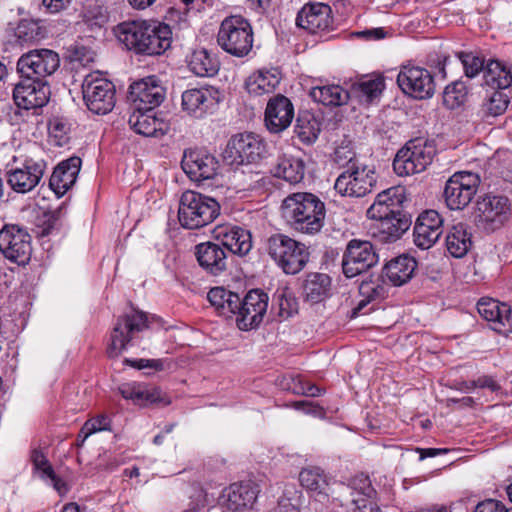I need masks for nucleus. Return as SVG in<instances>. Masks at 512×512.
Here are the masks:
<instances>
[{"mask_svg": "<svg viewBox=\"0 0 512 512\" xmlns=\"http://www.w3.org/2000/svg\"><path fill=\"white\" fill-rule=\"evenodd\" d=\"M49 130L51 135L62 140L66 135L67 127L65 123L56 120L50 124Z\"/></svg>", "mask_w": 512, "mask_h": 512, "instance_id": "obj_63", "label": "nucleus"}, {"mask_svg": "<svg viewBox=\"0 0 512 512\" xmlns=\"http://www.w3.org/2000/svg\"><path fill=\"white\" fill-rule=\"evenodd\" d=\"M475 388H487L492 392L498 391L500 385L492 376H481L477 380H474Z\"/></svg>", "mask_w": 512, "mask_h": 512, "instance_id": "obj_60", "label": "nucleus"}, {"mask_svg": "<svg viewBox=\"0 0 512 512\" xmlns=\"http://www.w3.org/2000/svg\"><path fill=\"white\" fill-rule=\"evenodd\" d=\"M443 233V218L435 210L422 212L415 223L413 240L415 245L427 250L434 246Z\"/></svg>", "mask_w": 512, "mask_h": 512, "instance_id": "obj_22", "label": "nucleus"}, {"mask_svg": "<svg viewBox=\"0 0 512 512\" xmlns=\"http://www.w3.org/2000/svg\"><path fill=\"white\" fill-rule=\"evenodd\" d=\"M371 219L375 221L372 226L373 235L383 242L398 240L412 223L411 217L403 210Z\"/></svg>", "mask_w": 512, "mask_h": 512, "instance_id": "obj_26", "label": "nucleus"}, {"mask_svg": "<svg viewBox=\"0 0 512 512\" xmlns=\"http://www.w3.org/2000/svg\"><path fill=\"white\" fill-rule=\"evenodd\" d=\"M45 169L46 165L43 161L26 159L19 166L12 167L7 171V183L16 193H28L39 184Z\"/></svg>", "mask_w": 512, "mask_h": 512, "instance_id": "obj_19", "label": "nucleus"}, {"mask_svg": "<svg viewBox=\"0 0 512 512\" xmlns=\"http://www.w3.org/2000/svg\"><path fill=\"white\" fill-rule=\"evenodd\" d=\"M14 36L20 44H30L44 37L40 22L33 19H22L14 30Z\"/></svg>", "mask_w": 512, "mask_h": 512, "instance_id": "obj_46", "label": "nucleus"}, {"mask_svg": "<svg viewBox=\"0 0 512 512\" xmlns=\"http://www.w3.org/2000/svg\"><path fill=\"white\" fill-rule=\"evenodd\" d=\"M31 461L34 469L41 471L43 477L53 475V467L50 465L49 461L41 450L34 449L32 451Z\"/></svg>", "mask_w": 512, "mask_h": 512, "instance_id": "obj_55", "label": "nucleus"}, {"mask_svg": "<svg viewBox=\"0 0 512 512\" xmlns=\"http://www.w3.org/2000/svg\"><path fill=\"white\" fill-rule=\"evenodd\" d=\"M359 35L366 39L379 40L385 37L386 32L383 28H372L360 32Z\"/></svg>", "mask_w": 512, "mask_h": 512, "instance_id": "obj_64", "label": "nucleus"}, {"mask_svg": "<svg viewBox=\"0 0 512 512\" xmlns=\"http://www.w3.org/2000/svg\"><path fill=\"white\" fill-rule=\"evenodd\" d=\"M399 88L415 99H427L435 92L431 73L418 66H403L397 76Z\"/></svg>", "mask_w": 512, "mask_h": 512, "instance_id": "obj_17", "label": "nucleus"}, {"mask_svg": "<svg viewBox=\"0 0 512 512\" xmlns=\"http://www.w3.org/2000/svg\"><path fill=\"white\" fill-rule=\"evenodd\" d=\"M59 67V54L47 48L30 50L17 61V72L21 77H32L39 81H46Z\"/></svg>", "mask_w": 512, "mask_h": 512, "instance_id": "obj_9", "label": "nucleus"}, {"mask_svg": "<svg viewBox=\"0 0 512 512\" xmlns=\"http://www.w3.org/2000/svg\"><path fill=\"white\" fill-rule=\"evenodd\" d=\"M351 512H381L377 503V492L371 480L359 474L350 480Z\"/></svg>", "mask_w": 512, "mask_h": 512, "instance_id": "obj_25", "label": "nucleus"}, {"mask_svg": "<svg viewBox=\"0 0 512 512\" xmlns=\"http://www.w3.org/2000/svg\"><path fill=\"white\" fill-rule=\"evenodd\" d=\"M117 39L131 52L142 56H159L170 48L172 31L158 21H124L114 28Z\"/></svg>", "mask_w": 512, "mask_h": 512, "instance_id": "obj_1", "label": "nucleus"}, {"mask_svg": "<svg viewBox=\"0 0 512 512\" xmlns=\"http://www.w3.org/2000/svg\"><path fill=\"white\" fill-rule=\"evenodd\" d=\"M299 481L305 489L314 492L322 499H326L330 495V478L320 468L303 469L299 474Z\"/></svg>", "mask_w": 512, "mask_h": 512, "instance_id": "obj_40", "label": "nucleus"}, {"mask_svg": "<svg viewBox=\"0 0 512 512\" xmlns=\"http://www.w3.org/2000/svg\"><path fill=\"white\" fill-rule=\"evenodd\" d=\"M83 19L88 25H99L101 26L105 22V15L99 10L96 14H92V11L87 10L83 14Z\"/></svg>", "mask_w": 512, "mask_h": 512, "instance_id": "obj_62", "label": "nucleus"}, {"mask_svg": "<svg viewBox=\"0 0 512 512\" xmlns=\"http://www.w3.org/2000/svg\"><path fill=\"white\" fill-rule=\"evenodd\" d=\"M296 25L311 34L328 33L335 28L332 9L325 3H307L298 12Z\"/></svg>", "mask_w": 512, "mask_h": 512, "instance_id": "obj_18", "label": "nucleus"}, {"mask_svg": "<svg viewBox=\"0 0 512 512\" xmlns=\"http://www.w3.org/2000/svg\"><path fill=\"white\" fill-rule=\"evenodd\" d=\"M274 177L281 178L290 184L300 183L305 175V162L302 158L283 153L279 155L271 168Z\"/></svg>", "mask_w": 512, "mask_h": 512, "instance_id": "obj_35", "label": "nucleus"}, {"mask_svg": "<svg viewBox=\"0 0 512 512\" xmlns=\"http://www.w3.org/2000/svg\"><path fill=\"white\" fill-rule=\"evenodd\" d=\"M72 4V0H42V5L45 7L47 12L51 14H57L62 11L69 9Z\"/></svg>", "mask_w": 512, "mask_h": 512, "instance_id": "obj_58", "label": "nucleus"}, {"mask_svg": "<svg viewBox=\"0 0 512 512\" xmlns=\"http://www.w3.org/2000/svg\"><path fill=\"white\" fill-rule=\"evenodd\" d=\"M266 153L263 139L254 133H240L231 138L227 145V158L231 164L243 165L256 163Z\"/></svg>", "mask_w": 512, "mask_h": 512, "instance_id": "obj_15", "label": "nucleus"}, {"mask_svg": "<svg viewBox=\"0 0 512 512\" xmlns=\"http://www.w3.org/2000/svg\"><path fill=\"white\" fill-rule=\"evenodd\" d=\"M484 82L494 89H506L512 84V72L498 60H490L484 69Z\"/></svg>", "mask_w": 512, "mask_h": 512, "instance_id": "obj_42", "label": "nucleus"}, {"mask_svg": "<svg viewBox=\"0 0 512 512\" xmlns=\"http://www.w3.org/2000/svg\"><path fill=\"white\" fill-rule=\"evenodd\" d=\"M148 328L147 315L139 310H132L117 319L111 332V342L107 348L110 358L118 357L137 333Z\"/></svg>", "mask_w": 512, "mask_h": 512, "instance_id": "obj_8", "label": "nucleus"}, {"mask_svg": "<svg viewBox=\"0 0 512 512\" xmlns=\"http://www.w3.org/2000/svg\"><path fill=\"white\" fill-rule=\"evenodd\" d=\"M83 426L84 433L86 435H92L96 432L111 430V421L107 415L101 414L87 420Z\"/></svg>", "mask_w": 512, "mask_h": 512, "instance_id": "obj_54", "label": "nucleus"}, {"mask_svg": "<svg viewBox=\"0 0 512 512\" xmlns=\"http://www.w3.org/2000/svg\"><path fill=\"white\" fill-rule=\"evenodd\" d=\"M481 317L491 322V328L501 334L512 330L511 308L492 298H481L477 303Z\"/></svg>", "mask_w": 512, "mask_h": 512, "instance_id": "obj_28", "label": "nucleus"}, {"mask_svg": "<svg viewBox=\"0 0 512 512\" xmlns=\"http://www.w3.org/2000/svg\"><path fill=\"white\" fill-rule=\"evenodd\" d=\"M207 298L219 316L231 318L236 315L240 296L224 287H214L208 292Z\"/></svg>", "mask_w": 512, "mask_h": 512, "instance_id": "obj_38", "label": "nucleus"}, {"mask_svg": "<svg viewBox=\"0 0 512 512\" xmlns=\"http://www.w3.org/2000/svg\"><path fill=\"white\" fill-rule=\"evenodd\" d=\"M417 267L416 260L408 255H401L390 260L384 267L383 273L394 286L407 283Z\"/></svg>", "mask_w": 512, "mask_h": 512, "instance_id": "obj_36", "label": "nucleus"}, {"mask_svg": "<svg viewBox=\"0 0 512 512\" xmlns=\"http://www.w3.org/2000/svg\"><path fill=\"white\" fill-rule=\"evenodd\" d=\"M310 96L325 106H341L347 103L349 92L339 85L332 84L313 87Z\"/></svg>", "mask_w": 512, "mask_h": 512, "instance_id": "obj_43", "label": "nucleus"}, {"mask_svg": "<svg viewBox=\"0 0 512 512\" xmlns=\"http://www.w3.org/2000/svg\"><path fill=\"white\" fill-rule=\"evenodd\" d=\"M480 184L476 173L460 171L454 173L446 182L444 198L451 210H462L470 204Z\"/></svg>", "mask_w": 512, "mask_h": 512, "instance_id": "obj_10", "label": "nucleus"}, {"mask_svg": "<svg viewBox=\"0 0 512 512\" xmlns=\"http://www.w3.org/2000/svg\"><path fill=\"white\" fill-rule=\"evenodd\" d=\"M509 101L506 96L499 91H495L489 100L484 104V110L488 115L498 116L505 112Z\"/></svg>", "mask_w": 512, "mask_h": 512, "instance_id": "obj_52", "label": "nucleus"}, {"mask_svg": "<svg viewBox=\"0 0 512 512\" xmlns=\"http://www.w3.org/2000/svg\"><path fill=\"white\" fill-rule=\"evenodd\" d=\"M217 42L227 53L236 57H244L252 49V27L241 16L226 17L220 25Z\"/></svg>", "mask_w": 512, "mask_h": 512, "instance_id": "obj_5", "label": "nucleus"}, {"mask_svg": "<svg viewBox=\"0 0 512 512\" xmlns=\"http://www.w3.org/2000/svg\"><path fill=\"white\" fill-rule=\"evenodd\" d=\"M279 83L280 73L277 69H261L246 79L245 87L250 95L261 96L273 92Z\"/></svg>", "mask_w": 512, "mask_h": 512, "instance_id": "obj_37", "label": "nucleus"}, {"mask_svg": "<svg viewBox=\"0 0 512 512\" xmlns=\"http://www.w3.org/2000/svg\"><path fill=\"white\" fill-rule=\"evenodd\" d=\"M188 66L195 75L210 77L218 72L219 62L206 49H199L192 52Z\"/></svg>", "mask_w": 512, "mask_h": 512, "instance_id": "obj_44", "label": "nucleus"}, {"mask_svg": "<svg viewBox=\"0 0 512 512\" xmlns=\"http://www.w3.org/2000/svg\"><path fill=\"white\" fill-rule=\"evenodd\" d=\"M258 487L253 483H233L224 495V507L231 512H247L258 497Z\"/></svg>", "mask_w": 512, "mask_h": 512, "instance_id": "obj_30", "label": "nucleus"}, {"mask_svg": "<svg viewBox=\"0 0 512 512\" xmlns=\"http://www.w3.org/2000/svg\"><path fill=\"white\" fill-rule=\"evenodd\" d=\"M220 214V205L212 197L187 190L179 202L178 219L182 227L199 229L212 223Z\"/></svg>", "mask_w": 512, "mask_h": 512, "instance_id": "obj_3", "label": "nucleus"}, {"mask_svg": "<svg viewBox=\"0 0 512 512\" xmlns=\"http://www.w3.org/2000/svg\"><path fill=\"white\" fill-rule=\"evenodd\" d=\"M323 391L324 390L320 387L310 383H302L301 380H298L297 385L293 388L295 394H302L309 397H318Z\"/></svg>", "mask_w": 512, "mask_h": 512, "instance_id": "obj_57", "label": "nucleus"}, {"mask_svg": "<svg viewBox=\"0 0 512 512\" xmlns=\"http://www.w3.org/2000/svg\"><path fill=\"white\" fill-rule=\"evenodd\" d=\"M215 239L230 252L246 255L252 248L251 234L248 230L232 225L217 226L214 230Z\"/></svg>", "mask_w": 512, "mask_h": 512, "instance_id": "obj_29", "label": "nucleus"}, {"mask_svg": "<svg viewBox=\"0 0 512 512\" xmlns=\"http://www.w3.org/2000/svg\"><path fill=\"white\" fill-rule=\"evenodd\" d=\"M353 92L357 93L358 97L365 102H372L375 98L379 97L384 89V80L382 77L363 80L353 85Z\"/></svg>", "mask_w": 512, "mask_h": 512, "instance_id": "obj_47", "label": "nucleus"}, {"mask_svg": "<svg viewBox=\"0 0 512 512\" xmlns=\"http://www.w3.org/2000/svg\"><path fill=\"white\" fill-rule=\"evenodd\" d=\"M218 92L212 88H192L182 93V110L189 116L203 118L218 104Z\"/></svg>", "mask_w": 512, "mask_h": 512, "instance_id": "obj_24", "label": "nucleus"}, {"mask_svg": "<svg viewBox=\"0 0 512 512\" xmlns=\"http://www.w3.org/2000/svg\"><path fill=\"white\" fill-rule=\"evenodd\" d=\"M378 262V255L369 241L352 239L348 242L342 257V270L347 278L356 277L368 271Z\"/></svg>", "mask_w": 512, "mask_h": 512, "instance_id": "obj_14", "label": "nucleus"}, {"mask_svg": "<svg viewBox=\"0 0 512 512\" xmlns=\"http://www.w3.org/2000/svg\"><path fill=\"white\" fill-rule=\"evenodd\" d=\"M376 181L373 169L350 162L348 167L337 177L334 189L341 196L361 198L373 191Z\"/></svg>", "mask_w": 512, "mask_h": 512, "instance_id": "obj_7", "label": "nucleus"}, {"mask_svg": "<svg viewBox=\"0 0 512 512\" xmlns=\"http://www.w3.org/2000/svg\"><path fill=\"white\" fill-rule=\"evenodd\" d=\"M360 293L368 298V301L384 298L387 290L383 281L377 278L376 281H363L359 287Z\"/></svg>", "mask_w": 512, "mask_h": 512, "instance_id": "obj_51", "label": "nucleus"}, {"mask_svg": "<svg viewBox=\"0 0 512 512\" xmlns=\"http://www.w3.org/2000/svg\"><path fill=\"white\" fill-rule=\"evenodd\" d=\"M165 98V89L155 76L134 82L129 87V99L136 110H154Z\"/></svg>", "mask_w": 512, "mask_h": 512, "instance_id": "obj_21", "label": "nucleus"}, {"mask_svg": "<svg viewBox=\"0 0 512 512\" xmlns=\"http://www.w3.org/2000/svg\"><path fill=\"white\" fill-rule=\"evenodd\" d=\"M474 512H512V508L499 500L486 499L476 505Z\"/></svg>", "mask_w": 512, "mask_h": 512, "instance_id": "obj_56", "label": "nucleus"}, {"mask_svg": "<svg viewBox=\"0 0 512 512\" xmlns=\"http://www.w3.org/2000/svg\"><path fill=\"white\" fill-rule=\"evenodd\" d=\"M294 118L292 102L284 95L272 97L265 109V125L272 133H280L287 129Z\"/></svg>", "mask_w": 512, "mask_h": 512, "instance_id": "obj_27", "label": "nucleus"}, {"mask_svg": "<svg viewBox=\"0 0 512 512\" xmlns=\"http://www.w3.org/2000/svg\"><path fill=\"white\" fill-rule=\"evenodd\" d=\"M511 216L509 199L501 195H485L476 204L478 225L487 232L502 227Z\"/></svg>", "mask_w": 512, "mask_h": 512, "instance_id": "obj_13", "label": "nucleus"}, {"mask_svg": "<svg viewBox=\"0 0 512 512\" xmlns=\"http://www.w3.org/2000/svg\"><path fill=\"white\" fill-rule=\"evenodd\" d=\"M281 208L286 222L297 232L314 235L324 225L325 204L312 193H292L283 200Z\"/></svg>", "mask_w": 512, "mask_h": 512, "instance_id": "obj_2", "label": "nucleus"}, {"mask_svg": "<svg viewBox=\"0 0 512 512\" xmlns=\"http://www.w3.org/2000/svg\"><path fill=\"white\" fill-rule=\"evenodd\" d=\"M291 407L296 410H301L307 414L317 415L322 412V408L320 406L309 401H295L291 404Z\"/></svg>", "mask_w": 512, "mask_h": 512, "instance_id": "obj_59", "label": "nucleus"}, {"mask_svg": "<svg viewBox=\"0 0 512 512\" xmlns=\"http://www.w3.org/2000/svg\"><path fill=\"white\" fill-rule=\"evenodd\" d=\"M320 123L311 114H304L297 118L294 133L304 144H312L320 133Z\"/></svg>", "mask_w": 512, "mask_h": 512, "instance_id": "obj_45", "label": "nucleus"}, {"mask_svg": "<svg viewBox=\"0 0 512 512\" xmlns=\"http://www.w3.org/2000/svg\"><path fill=\"white\" fill-rule=\"evenodd\" d=\"M279 311L282 319H288L298 312V302L291 294L281 293L277 296Z\"/></svg>", "mask_w": 512, "mask_h": 512, "instance_id": "obj_53", "label": "nucleus"}, {"mask_svg": "<svg viewBox=\"0 0 512 512\" xmlns=\"http://www.w3.org/2000/svg\"><path fill=\"white\" fill-rule=\"evenodd\" d=\"M267 252L277 266L288 275L302 271L310 258L305 244L284 234H274L268 238Z\"/></svg>", "mask_w": 512, "mask_h": 512, "instance_id": "obj_4", "label": "nucleus"}, {"mask_svg": "<svg viewBox=\"0 0 512 512\" xmlns=\"http://www.w3.org/2000/svg\"><path fill=\"white\" fill-rule=\"evenodd\" d=\"M128 123L136 133L146 137L164 135L166 130L165 122L156 117L154 110L133 108Z\"/></svg>", "mask_w": 512, "mask_h": 512, "instance_id": "obj_34", "label": "nucleus"}, {"mask_svg": "<svg viewBox=\"0 0 512 512\" xmlns=\"http://www.w3.org/2000/svg\"><path fill=\"white\" fill-rule=\"evenodd\" d=\"M0 252L8 260L25 265L32 254L31 236L17 224H6L0 230Z\"/></svg>", "mask_w": 512, "mask_h": 512, "instance_id": "obj_11", "label": "nucleus"}, {"mask_svg": "<svg viewBox=\"0 0 512 512\" xmlns=\"http://www.w3.org/2000/svg\"><path fill=\"white\" fill-rule=\"evenodd\" d=\"M467 88L461 81H456L446 86L443 92V104L448 109H456L460 107L466 99Z\"/></svg>", "mask_w": 512, "mask_h": 512, "instance_id": "obj_49", "label": "nucleus"}, {"mask_svg": "<svg viewBox=\"0 0 512 512\" xmlns=\"http://www.w3.org/2000/svg\"><path fill=\"white\" fill-rule=\"evenodd\" d=\"M81 163V158L74 156L62 161L54 169L49 186L58 197L63 196L75 184Z\"/></svg>", "mask_w": 512, "mask_h": 512, "instance_id": "obj_32", "label": "nucleus"}, {"mask_svg": "<svg viewBox=\"0 0 512 512\" xmlns=\"http://www.w3.org/2000/svg\"><path fill=\"white\" fill-rule=\"evenodd\" d=\"M436 155L435 146L423 139L408 141L393 161V169L399 176H408L423 172Z\"/></svg>", "mask_w": 512, "mask_h": 512, "instance_id": "obj_6", "label": "nucleus"}, {"mask_svg": "<svg viewBox=\"0 0 512 512\" xmlns=\"http://www.w3.org/2000/svg\"><path fill=\"white\" fill-rule=\"evenodd\" d=\"M472 246L471 233L463 223L454 225L446 236L448 252L455 258H461L467 254Z\"/></svg>", "mask_w": 512, "mask_h": 512, "instance_id": "obj_41", "label": "nucleus"}, {"mask_svg": "<svg viewBox=\"0 0 512 512\" xmlns=\"http://www.w3.org/2000/svg\"><path fill=\"white\" fill-rule=\"evenodd\" d=\"M181 165L190 179L197 182L214 178L219 168L216 157L203 150L185 152Z\"/></svg>", "mask_w": 512, "mask_h": 512, "instance_id": "obj_23", "label": "nucleus"}, {"mask_svg": "<svg viewBox=\"0 0 512 512\" xmlns=\"http://www.w3.org/2000/svg\"><path fill=\"white\" fill-rule=\"evenodd\" d=\"M331 278L324 273H310L303 282L302 290L306 301L319 303L329 293Z\"/></svg>", "mask_w": 512, "mask_h": 512, "instance_id": "obj_39", "label": "nucleus"}, {"mask_svg": "<svg viewBox=\"0 0 512 512\" xmlns=\"http://www.w3.org/2000/svg\"><path fill=\"white\" fill-rule=\"evenodd\" d=\"M13 90V98L19 108L30 110L42 108L50 98L47 81H39L32 77H21Z\"/></svg>", "mask_w": 512, "mask_h": 512, "instance_id": "obj_20", "label": "nucleus"}, {"mask_svg": "<svg viewBox=\"0 0 512 512\" xmlns=\"http://www.w3.org/2000/svg\"><path fill=\"white\" fill-rule=\"evenodd\" d=\"M195 255L199 265L212 275H219L227 268V254L221 244L200 243L195 247Z\"/></svg>", "mask_w": 512, "mask_h": 512, "instance_id": "obj_31", "label": "nucleus"}, {"mask_svg": "<svg viewBox=\"0 0 512 512\" xmlns=\"http://www.w3.org/2000/svg\"><path fill=\"white\" fill-rule=\"evenodd\" d=\"M119 391L123 398L132 400L138 405H144L148 402L152 403L155 401L153 394L136 382L121 385L119 387Z\"/></svg>", "mask_w": 512, "mask_h": 512, "instance_id": "obj_48", "label": "nucleus"}, {"mask_svg": "<svg viewBox=\"0 0 512 512\" xmlns=\"http://www.w3.org/2000/svg\"><path fill=\"white\" fill-rule=\"evenodd\" d=\"M459 60L461 61L465 75L468 78H473L479 74L480 71L484 72V60L473 55L472 53L459 52L457 53Z\"/></svg>", "mask_w": 512, "mask_h": 512, "instance_id": "obj_50", "label": "nucleus"}, {"mask_svg": "<svg viewBox=\"0 0 512 512\" xmlns=\"http://www.w3.org/2000/svg\"><path fill=\"white\" fill-rule=\"evenodd\" d=\"M270 512H298V508L292 503L291 499L281 497Z\"/></svg>", "mask_w": 512, "mask_h": 512, "instance_id": "obj_61", "label": "nucleus"}, {"mask_svg": "<svg viewBox=\"0 0 512 512\" xmlns=\"http://www.w3.org/2000/svg\"><path fill=\"white\" fill-rule=\"evenodd\" d=\"M82 92L87 108L95 114H107L115 106V86L108 79L88 75L83 81Z\"/></svg>", "mask_w": 512, "mask_h": 512, "instance_id": "obj_12", "label": "nucleus"}, {"mask_svg": "<svg viewBox=\"0 0 512 512\" xmlns=\"http://www.w3.org/2000/svg\"><path fill=\"white\" fill-rule=\"evenodd\" d=\"M268 300V295L262 290H250L243 299H240L235 315L237 327L242 331L257 328L266 315Z\"/></svg>", "mask_w": 512, "mask_h": 512, "instance_id": "obj_16", "label": "nucleus"}, {"mask_svg": "<svg viewBox=\"0 0 512 512\" xmlns=\"http://www.w3.org/2000/svg\"><path fill=\"white\" fill-rule=\"evenodd\" d=\"M405 201V188L403 186L390 187L378 193L374 203L367 210V216L368 218H374L390 215L402 210Z\"/></svg>", "mask_w": 512, "mask_h": 512, "instance_id": "obj_33", "label": "nucleus"}]
</instances>
